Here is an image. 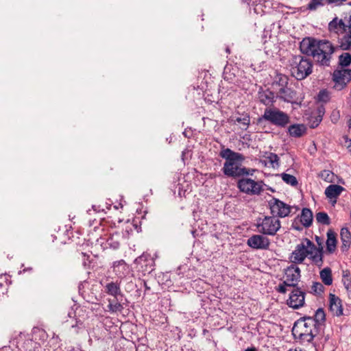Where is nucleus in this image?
Returning a JSON list of instances; mask_svg holds the SVG:
<instances>
[{
  "label": "nucleus",
  "instance_id": "obj_41",
  "mask_svg": "<svg viewBox=\"0 0 351 351\" xmlns=\"http://www.w3.org/2000/svg\"><path fill=\"white\" fill-rule=\"evenodd\" d=\"M329 3H334L336 5H343L346 2V0H327Z\"/></svg>",
  "mask_w": 351,
  "mask_h": 351
},
{
  "label": "nucleus",
  "instance_id": "obj_29",
  "mask_svg": "<svg viewBox=\"0 0 351 351\" xmlns=\"http://www.w3.org/2000/svg\"><path fill=\"white\" fill-rule=\"evenodd\" d=\"M108 302L109 304L108 305V308L111 312L114 313L117 311H121L123 309L122 305L117 301V298L116 300H108Z\"/></svg>",
  "mask_w": 351,
  "mask_h": 351
},
{
  "label": "nucleus",
  "instance_id": "obj_45",
  "mask_svg": "<svg viewBox=\"0 0 351 351\" xmlns=\"http://www.w3.org/2000/svg\"><path fill=\"white\" fill-rule=\"evenodd\" d=\"M245 351H256V349L254 347L248 348Z\"/></svg>",
  "mask_w": 351,
  "mask_h": 351
},
{
  "label": "nucleus",
  "instance_id": "obj_48",
  "mask_svg": "<svg viewBox=\"0 0 351 351\" xmlns=\"http://www.w3.org/2000/svg\"><path fill=\"white\" fill-rule=\"evenodd\" d=\"M349 127H350V128H351V119H350V121H349Z\"/></svg>",
  "mask_w": 351,
  "mask_h": 351
},
{
  "label": "nucleus",
  "instance_id": "obj_34",
  "mask_svg": "<svg viewBox=\"0 0 351 351\" xmlns=\"http://www.w3.org/2000/svg\"><path fill=\"white\" fill-rule=\"evenodd\" d=\"M324 0H311L308 3L307 8L310 10H315L317 8L324 5Z\"/></svg>",
  "mask_w": 351,
  "mask_h": 351
},
{
  "label": "nucleus",
  "instance_id": "obj_27",
  "mask_svg": "<svg viewBox=\"0 0 351 351\" xmlns=\"http://www.w3.org/2000/svg\"><path fill=\"white\" fill-rule=\"evenodd\" d=\"M320 278L326 285L332 283V271L329 267H326L320 271Z\"/></svg>",
  "mask_w": 351,
  "mask_h": 351
},
{
  "label": "nucleus",
  "instance_id": "obj_25",
  "mask_svg": "<svg viewBox=\"0 0 351 351\" xmlns=\"http://www.w3.org/2000/svg\"><path fill=\"white\" fill-rule=\"evenodd\" d=\"M259 99L265 105H270L274 101V95L269 90L260 92Z\"/></svg>",
  "mask_w": 351,
  "mask_h": 351
},
{
  "label": "nucleus",
  "instance_id": "obj_22",
  "mask_svg": "<svg viewBox=\"0 0 351 351\" xmlns=\"http://www.w3.org/2000/svg\"><path fill=\"white\" fill-rule=\"evenodd\" d=\"M336 245V234L332 230H328L327 232L326 250L328 253L332 254L335 251Z\"/></svg>",
  "mask_w": 351,
  "mask_h": 351
},
{
  "label": "nucleus",
  "instance_id": "obj_33",
  "mask_svg": "<svg viewBox=\"0 0 351 351\" xmlns=\"http://www.w3.org/2000/svg\"><path fill=\"white\" fill-rule=\"evenodd\" d=\"M319 177L326 182H332L334 173L330 170H323L320 172Z\"/></svg>",
  "mask_w": 351,
  "mask_h": 351
},
{
  "label": "nucleus",
  "instance_id": "obj_6",
  "mask_svg": "<svg viewBox=\"0 0 351 351\" xmlns=\"http://www.w3.org/2000/svg\"><path fill=\"white\" fill-rule=\"evenodd\" d=\"M289 62L291 74L298 80L306 78L312 72L311 62L302 56H293Z\"/></svg>",
  "mask_w": 351,
  "mask_h": 351
},
{
  "label": "nucleus",
  "instance_id": "obj_35",
  "mask_svg": "<svg viewBox=\"0 0 351 351\" xmlns=\"http://www.w3.org/2000/svg\"><path fill=\"white\" fill-rule=\"evenodd\" d=\"M317 99L319 101H322L324 103L328 102L330 100V95L328 92L326 90H322L319 91L317 95Z\"/></svg>",
  "mask_w": 351,
  "mask_h": 351
},
{
  "label": "nucleus",
  "instance_id": "obj_12",
  "mask_svg": "<svg viewBox=\"0 0 351 351\" xmlns=\"http://www.w3.org/2000/svg\"><path fill=\"white\" fill-rule=\"evenodd\" d=\"M249 247L254 250H267L269 248L270 240L263 234H253L247 241Z\"/></svg>",
  "mask_w": 351,
  "mask_h": 351
},
{
  "label": "nucleus",
  "instance_id": "obj_15",
  "mask_svg": "<svg viewBox=\"0 0 351 351\" xmlns=\"http://www.w3.org/2000/svg\"><path fill=\"white\" fill-rule=\"evenodd\" d=\"M329 309L333 315L339 317L343 315L341 300L332 293L329 294Z\"/></svg>",
  "mask_w": 351,
  "mask_h": 351
},
{
  "label": "nucleus",
  "instance_id": "obj_3",
  "mask_svg": "<svg viewBox=\"0 0 351 351\" xmlns=\"http://www.w3.org/2000/svg\"><path fill=\"white\" fill-rule=\"evenodd\" d=\"M306 257L318 267H322L324 261L319 251L316 250L315 244L308 239H304L301 243L296 245L289 256L291 264L302 263Z\"/></svg>",
  "mask_w": 351,
  "mask_h": 351
},
{
  "label": "nucleus",
  "instance_id": "obj_32",
  "mask_svg": "<svg viewBox=\"0 0 351 351\" xmlns=\"http://www.w3.org/2000/svg\"><path fill=\"white\" fill-rule=\"evenodd\" d=\"M282 180L291 186H296L298 184V180L296 178L292 175L287 174V173H282L281 175Z\"/></svg>",
  "mask_w": 351,
  "mask_h": 351
},
{
  "label": "nucleus",
  "instance_id": "obj_1",
  "mask_svg": "<svg viewBox=\"0 0 351 351\" xmlns=\"http://www.w3.org/2000/svg\"><path fill=\"white\" fill-rule=\"evenodd\" d=\"M300 49L303 53L312 56L320 65L328 66L335 47L327 40L306 38L300 43Z\"/></svg>",
  "mask_w": 351,
  "mask_h": 351
},
{
  "label": "nucleus",
  "instance_id": "obj_44",
  "mask_svg": "<svg viewBox=\"0 0 351 351\" xmlns=\"http://www.w3.org/2000/svg\"><path fill=\"white\" fill-rule=\"evenodd\" d=\"M338 112L337 113V115L335 114V113L332 114V117H331V119H332V121L333 123H336L338 120Z\"/></svg>",
  "mask_w": 351,
  "mask_h": 351
},
{
  "label": "nucleus",
  "instance_id": "obj_37",
  "mask_svg": "<svg viewBox=\"0 0 351 351\" xmlns=\"http://www.w3.org/2000/svg\"><path fill=\"white\" fill-rule=\"evenodd\" d=\"M324 291V286L319 282H315L312 286V291L320 294Z\"/></svg>",
  "mask_w": 351,
  "mask_h": 351
},
{
  "label": "nucleus",
  "instance_id": "obj_17",
  "mask_svg": "<svg viewBox=\"0 0 351 351\" xmlns=\"http://www.w3.org/2000/svg\"><path fill=\"white\" fill-rule=\"evenodd\" d=\"M345 191V189L338 184H330L325 189L324 194L328 199L332 203L336 204L338 197Z\"/></svg>",
  "mask_w": 351,
  "mask_h": 351
},
{
  "label": "nucleus",
  "instance_id": "obj_30",
  "mask_svg": "<svg viewBox=\"0 0 351 351\" xmlns=\"http://www.w3.org/2000/svg\"><path fill=\"white\" fill-rule=\"evenodd\" d=\"M324 114V108L323 107L319 108L318 114L315 117L314 121L311 120V128H316L322 120V116Z\"/></svg>",
  "mask_w": 351,
  "mask_h": 351
},
{
  "label": "nucleus",
  "instance_id": "obj_19",
  "mask_svg": "<svg viewBox=\"0 0 351 351\" xmlns=\"http://www.w3.org/2000/svg\"><path fill=\"white\" fill-rule=\"evenodd\" d=\"M263 158L265 159L263 162L265 163V166L272 167L273 169L278 168L280 166V158L277 154L271 152H266Z\"/></svg>",
  "mask_w": 351,
  "mask_h": 351
},
{
  "label": "nucleus",
  "instance_id": "obj_26",
  "mask_svg": "<svg viewBox=\"0 0 351 351\" xmlns=\"http://www.w3.org/2000/svg\"><path fill=\"white\" fill-rule=\"evenodd\" d=\"M313 320L315 321V325L318 327L319 330L322 327V324L326 320V314L322 308H318L315 313Z\"/></svg>",
  "mask_w": 351,
  "mask_h": 351
},
{
  "label": "nucleus",
  "instance_id": "obj_16",
  "mask_svg": "<svg viewBox=\"0 0 351 351\" xmlns=\"http://www.w3.org/2000/svg\"><path fill=\"white\" fill-rule=\"evenodd\" d=\"M278 97L286 102H297V101H302V98H299L295 90L288 87L280 88L278 93Z\"/></svg>",
  "mask_w": 351,
  "mask_h": 351
},
{
  "label": "nucleus",
  "instance_id": "obj_47",
  "mask_svg": "<svg viewBox=\"0 0 351 351\" xmlns=\"http://www.w3.org/2000/svg\"><path fill=\"white\" fill-rule=\"evenodd\" d=\"M226 51L227 53H230V49H229L228 47L226 48Z\"/></svg>",
  "mask_w": 351,
  "mask_h": 351
},
{
  "label": "nucleus",
  "instance_id": "obj_43",
  "mask_svg": "<svg viewBox=\"0 0 351 351\" xmlns=\"http://www.w3.org/2000/svg\"><path fill=\"white\" fill-rule=\"evenodd\" d=\"M351 279L350 271L346 270L343 271V278L342 279Z\"/></svg>",
  "mask_w": 351,
  "mask_h": 351
},
{
  "label": "nucleus",
  "instance_id": "obj_13",
  "mask_svg": "<svg viewBox=\"0 0 351 351\" xmlns=\"http://www.w3.org/2000/svg\"><path fill=\"white\" fill-rule=\"evenodd\" d=\"M333 81L335 82V88L341 90L351 81L350 69H337L332 75Z\"/></svg>",
  "mask_w": 351,
  "mask_h": 351
},
{
  "label": "nucleus",
  "instance_id": "obj_10",
  "mask_svg": "<svg viewBox=\"0 0 351 351\" xmlns=\"http://www.w3.org/2000/svg\"><path fill=\"white\" fill-rule=\"evenodd\" d=\"M239 190L249 195H259L263 191V182L255 181L252 178H243L237 182Z\"/></svg>",
  "mask_w": 351,
  "mask_h": 351
},
{
  "label": "nucleus",
  "instance_id": "obj_14",
  "mask_svg": "<svg viewBox=\"0 0 351 351\" xmlns=\"http://www.w3.org/2000/svg\"><path fill=\"white\" fill-rule=\"evenodd\" d=\"M305 293L300 289H295L290 294L287 300V305L297 309L304 306Z\"/></svg>",
  "mask_w": 351,
  "mask_h": 351
},
{
  "label": "nucleus",
  "instance_id": "obj_36",
  "mask_svg": "<svg viewBox=\"0 0 351 351\" xmlns=\"http://www.w3.org/2000/svg\"><path fill=\"white\" fill-rule=\"evenodd\" d=\"M237 123H241L243 126V129L246 130L247 126L250 124V117L247 115L244 116L243 117H238L236 119V121Z\"/></svg>",
  "mask_w": 351,
  "mask_h": 351
},
{
  "label": "nucleus",
  "instance_id": "obj_31",
  "mask_svg": "<svg viewBox=\"0 0 351 351\" xmlns=\"http://www.w3.org/2000/svg\"><path fill=\"white\" fill-rule=\"evenodd\" d=\"M315 218L318 223L324 225H328L330 222L328 214L324 212L317 213Z\"/></svg>",
  "mask_w": 351,
  "mask_h": 351
},
{
  "label": "nucleus",
  "instance_id": "obj_42",
  "mask_svg": "<svg viewBox=\"0 0 351 351\" xmlns=\"http://www.w3.org/2000/svg\"><path fill=\"white\" fill-rule=\"evenodd\" d=\"M82 322H81L80 321H77L76 322V324L75 325H73L72 328H75L76 333H78L79 332V329L82 327Z\"/></svg>",
  "mask_w": 351,
  "mask_h": 351
},
{
  "label": "nucleus",
  "instance_id": "obj_4",
  "mask_svg": "<svg viewBox=\"0 0 351 351\" xmlns=\"http://www.w3.org/2000/svg\"><path fill=\"white\" fill-rule=\"evenodd\" d=\"M328 30L331 37L337 38L339 47L342 50L351 49V23L348 25L338 17H335L329 23Z\"/></svg>",
  "mask_w": 351,
  "mask_h": 351
},
{
  "label": "nucleus",
  "instance_id": "obj_21",
  "mask_svg": "<svg viewBox=\"0 0 351 351\" xmlns=\"http://www.w3.org/2000/svg\"><path fill=\"white\" fill-rule=\"evenodd\" d=\"M341 240L342 242V251H347L351 244V234L347 228H343L340 232Z\"/></svg>",
  "mask_w": 351,
  "mask_h": 351
},
{
  "label": "nucleus",
  "instance_id": "obj_5",
  "mask_svg": "<svg viewBox=\"0 0 351 351\" xmlns=\"http://www.w3.org/2000/svg\"><path fill=\"white\" fill-rule=\"evenodd\" d=\"M319 330L313 317H308L300 319L294 324L292 333L295 339L302 343H310L317 335Z\"/></svg>",
  "mask_w": 351,
  "mask_h": 351
},
{
  "label": "nucleus",
  "instance_id": "obj_7",
  "mask_svg": "<svg viewBox=\"0 0 351 351\" xmlns=\"http://www.w3.org/2000/svg\"><path fill=\"white\" fill-rule=\"evenodd\" d=\"M285 280L276 288V291L280 293H285L287 287H295L300 278V269L295 264H291L284 271Z\"/></svg>",
  "mask_w": 351,
  "mask_h": 351
},
{
  "label": "nucleus",
  "instance_id": "obj_24",
  "mask_svg": "<svg viewBox=\"0 0 351 351\" xmlns=\"http://www.w3.org/2000/svg\"><path fill=\"white\" fill-rule=\"evenodd\" d=\"M301 223L306 227L311 225L313 221V213L308 208H303L300 216Z\"/></svg>",
  "mask_w": 351,
  "mask_h": 351
},
{
  "label": "nucleus",
  "instance_id": "obj_28",
  "mask_svg": "<svg viewBox=\"0 0 351 351\" xmlns=\"http://www.w3.org/2000/svg\"><path fill=\"white\" fill-rule=\"evenodd\" d=\"M351 64V54L350 53H343L339 57V64L342 67H346Z\"/></svg>",
  "mask_w": 351,
  "mask_h": 351
},
{
  "label": "nucleus",
  "instance_id": "obj_9",
  "mask_svg": "<svg viewBox=\"0 0 351 351\" xmlns=\"http://www.w3.org/2000/svg\"><path fill=\"white\" fill-rule=\"evenodd\" d=\"M263 119L278 127L285 128L289 122V116L278 108L265 110Z\"/></svg>",
  "mask_w": 351,
  "mask_h": 351
},
{
  "label": "nucleus",
  "instance_id": "obj_18",
  "mask_svg": "<svg viewBox=\"0 0 351 351\" xmlns=\"http://www.w3.org/2000/svg\"><path fill=\"white\" fill-rule=\"evenodd\" d=\"M113 272L119 278H124L129 272V267L123 260L113 263Z\"/></svg>",
  "mask_w": 351,
  "mask_h": 351
},
{
  "label": "nucleus",
  "instance_id": "obj_8",
  "mask_svg": "<svg viewBox=\"0 0 351 351\" xmlns=\"http://www.w3.org/2000/svg\"><path fill=\"white\" fill-rule=\"evenodd\" d=\"M258 232L264 235L274 236L281 228L280 221L274 216H265L257 221Z\"/></svg>",
  "mask_w": 351,
  "mask_h": 351
},
{
  "label": "nucleus",
  "instance_id": "obj_2",
  "mask_svg": "<svg viewBox=\"0 0 351 351\" xmlns=\"http://www.w3.org/2000/svg\"><path fill=\"white\" fill-rule=\"evenodd\" d=\"M220 156L226 159L223 167V173L229 177H239L244 175H253L255 169H247L242 167L241 162L244 160L243 156L230 149L221 151Z\"/></svg>",
  "mask_w": 351,
  "mask_h": 351
},
{
  "label": "nucleus",
  "instance_id": "obj_40",
  "mask_svg": "<svg viewBox=\"0 0 351 351\" xmlns=\"http://www.w3.org/2000/svg\"><path fill=\"white\" fill-rule=\"evenodd\" d=\"M315 241L318 245V247H316V250L319 251L322 258H323V246H322V239L319 237H315Z\"/></svg>",
  "mask_w": 351,
  "mask_h": 351
},
{
  "label": "nucleus",
  "instance_id": "obj_38",
  "mask_svg": "<svg viewBox=\"0 0 351 351\" xmlns=\"http://www.w3.org/2000/svg\"><path fill=\"white\" fill-rule=\"evenodd\" d=\"M342 282L347 291L348 297H351V279H342Z\"/></svg>",
  "mask_w": 351,
  "mask_h": 351
},
{
  "label": "nucleus",
  "instance_id": "obj_20",
  "mask_svg": "<svg viewBox=\"0 0 351 351\" xmlns=\"http://www.w3.org/2000/svg\"><path fill=\"white\" fill-rule=\"evenodd\" d=\"M306 128L303 124H293L288 128V132L292 137L299 138L305 134Z\"/></svg>",
  "mask_w": 351,
  "mask_h": 351
},
{
  "label": "nucleus",
  "instance_id": "obj_11",
  "mask_svg": "<svg viewBox=\"0 0 351 351\" xmlns=\"http://www.w3.org/2000/svg\"><path fill=\"white\" fill-rule=\"evenodd\" d=\"M271 213L274 217H285L291 213V207L285 202L274 198L269 202Z\"/></svg>",
  "mask_w": 351,
  "mask_h": 351
},
{
  "label": "nucleus",
  "instance_id": "obj_39",
  "mask_svg": "<svg viewBox=\"0 0 351 351\" xmlns=\"http://www.w3.org/2000/svg\"><path fill=\"white\" fill-rule=\"evenodd\" d=\"M149 258H150V255L144 253L141 256L136 258L134 262L136 264H142L143 262H146Z\"/></svg>",
  "mask_w": 351,
  "mask_h": 351
},
{
  "label": "nucleus",
  "instance_id": "obj_46",
  "mask_svg": "<svg viewBox=\"0 0 351 351\" xmlns=\"http://www.w3.org/2000/svg\"><path fill=\"white\" fill-rule=\"evenodd\" d=\"M349 142H350V144L348 145V147L349 149V152L351 154V140H350Z\"/></svg>",
  "mask_w": 351,
  "mask_h": 351
},
{
  "label": "nucleus",
  "instance_id": "obj_23",
  "mask_svg": "<svg viewBox=\"0 0 351 351\" xmlns=\"http://www.w3.org/2000/svg\"><path fill=\"white\" fill-rule=\"evenodd\" d=\"M105 289L106 293L114 296L115 298H117L118 295H121L120 286L117 282H109L105 286Z\"/></svg>",
  "mask_w": 351,
  "mask_h": 351
}]
</instances>
